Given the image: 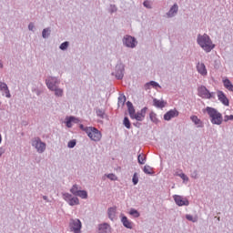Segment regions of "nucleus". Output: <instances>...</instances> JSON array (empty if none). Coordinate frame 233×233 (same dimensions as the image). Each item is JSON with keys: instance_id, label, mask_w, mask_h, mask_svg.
Instances as JSON below:
<instances>
[{"instance_id": "nucleus-51", "label": "nucleus", "mask_w": 233, "mask_h": 233, "mask_svg": "<svg viewBox=\"0 0 233 233\" xmlns=\"http://www.w3.org/2000/svg\"><path fill=\"white\" fill-rule=\"evenodd\" d=\"M145 90H150L152 87L150 86V82H147L144 86Z\"/></svg>"}, {"instance_id": "nucleus-1", "label": "nucleus", "mask_w": 233, "mask_h": 233, "mask_svg": "<svg viewBox=\"0 0 233 233\" xmlns=\"http://www.w3.org/2000/svg\"><path fill=\"white\" fill-rule=\"evenodd\" d=\"M197 45H198L206 54H210V51L216 48V44L212 41L210 35L205 33L197 35Z\"/></svg>"}, {"instance_id": "nucleus-14", "label": "nucleus", "mask_w": 233, "mask_h": 233, "mask_svg": "<svg viewBox=\"0 0 233 233\" xmlns=\"http://www.w3.org/2000/svg\"><path fill=\"white\" fill-rule=\"evenodd\" d=\"M120 221L126 228H129V230H132L134 228V222L128 219V218L124 214H120Z\"/></svg>"}, {"instance_id": "nucleus-40", "label": "nucleus", "mask_w": 233, "mask_h": 233, "mask_svg": "<svg viewBox=\"0 0 233 233\" xmlns=\"http://www.w3.org/2000/svg\"><path fill=\"white\" fill-rule=\"evenodd\" d=\"M132 182L133 185H137L139 183V176H137V173H134Z\"/></svg>"}, {"instance_id": "nucleus-37", "label": "nucleus", "mask_w": 233, "mask_h": 233, "mask_svg": "<svg viewBox=\"0 0 233 233\" xmlns=\"http://www.w3.org/2000/svg\"><path fill=\"white\" fill-rule=\"evenodd\" d=\"M186 219H187V221H191L192 223H198V217H194L190 214L186 215Z\"/></svg>"}, {"instance_id": "nucleus-7", "label": "nucleus", "mask_w": 233, "mask_h": 233, "mask_svg": "<svg viewBox=\"0 0 233 233\" xmlns=\"http://www.w3.org/2000/svg\"><path fill=\"white\" fill-rule=\"evenodd\" d=\"M70 232L74 233H83L81 228H83V223L79 218H71L69 222Z\"/></svg>"}, {"instance_id": "nucleus-17", "label": "nucleus", "mask_w": 233, "mask_h": 233, "mask_svg": "<svg viewBox=\"0 0 233 233\" xmlns=\"http://www.w3.org/2000/svg\"><path fill=\"white\" fill-rule=\"evenodd\" d=\"M97 233H112V226L106 222L99 224Z\"/></svg>"}, {"instance_id": "nucleus-8", "label": "nucleus", "mask_w": 233, "mask_h": 233, "mask_svg": "<svg viewBox=\"0 0 233 233\" xmlns=\"http://www.w3.org/2000/svg\"><path fill=\"white\" fill-rule=\"evenodd\" d=\"M112 76H114L116 79H123V77H125V64H116L114 71L112 72Z\"/></svg>"}, {"instance_id": "nucleus-12", "label": "nucleus", "mask_w": 233, "mask_h": 233, "mask_svg": "<svg viewBox=\"0 0 233 233\" xmlns=\"http://www.w3.org/2000/svg\"><path fill=\"white\" fill-rule=\"evenodd\" d=\"M178 12L179 5H177V3H175L173 5L170 6L169 10L166 13V18L173 19V17H176V15H177Z\"/></svg>"}, {"instance_id": "nucleus-45", "label": "nucleus", "mask_w": 233, "mask_h": 233, "mask_svg": "<svg viewBox=\"0 0 233 233\" xmlns=\"http://www.w3.org/2000/svg\"><path fill=\"white\" fill-rule=\"evenodd\" d=\"M190 176L192 179H198L199 177V173H198V170H194L191 172Z\"/></svg>"}, {"instance_id": "nucleus-24", "label": "nucleus", "mask_w": 233, "mask_h": 233, "mask_svg": "<svg viewBox=\"0 0 233 233\" xmlns=\"http://www.w3.org/2000/svg\"><path fill=\"white\" fill-rule=\"evenodd\" d=\"M51 92H54L56 97H63L65 96V90L59 87V86L52 89Z\"/></svg>"}, {"instance_id": "nucleus-44", "label": "nucleus", "mask_w": 233, "mask_h": 233, "mask_svg": "<svg viewBox=\"0 0 233 233\" xmlns=\"http://www.w3.org/2000/svg\"><path fill=\"white\" fill-rule=\"evenodd\" d=\"M76 144L77 142L76 141V139H73L67 143V147L68 148H74V147H76Z\"/></svg>"}, {"instance_id": "nucleus-15", "label": "nucleus", "mask_w": 233, "mask_h": 233, "mask_svg": "<svg viewBox=\"0 0 233 233\" xmlns=\"http://www.w3.org/2000/svg\"><path fill=\"white\" fill-rule=\"evenodd\" d=\"M0 94H2V96H4L5 97H7V99H10V97H12V95L10 94V89L8 88V85L2 81H0Z\"/></svg>"}, {"instance_id": "nucleus-29", "label": "nucleus", "mask_w": 233, "mask_h": 233, "mask_svg": "<svg viewBox=\"0 0 233 233\" xmlns=\"http://www.w3.org/2000/svg\"><path fill=\"white\" fill-rule=\"evenodd\" d=\"M52 34V29L50 27L44 28L42 31L43 39H48Z\"/></svg>"}, {"instance_id": "nucleus-42", "label": "nucleus", "mask_w": 233, "mask_h": 233, "mask_svg": "<svg viewBox=\"0 0 233 233\" xmlns=\"http://www.w3.org/2000/svg\"><path fill=\"white\" fill-rule=\"evenodd\" d=\"M145 8H148V10H151L152 8V2H150L149 0H146L143 3Z\"/></svg>"}, {"instance_id": "nucleus-5", "label": "nucleus", "mask_w": 233, "mask_h": 233, "mask_svg": "<svg viewBox=\"0 0 233 233\" xmlns=\"http://www.w3.org/2000/svg\"><path fill=\"white\" fill-rule=\"evenodd\" d=\"M86 134L89 139H91V141H95V143L101 141V138L103 137L101 131L94 127H89Z\"/></svg>"}, {"instance_id": "nucleus-38", "label": "nucleus", "mask_w": 233, "mask_h": 233, "mask_svg": "<svg viewBox=\"0 0 233 233\" xmlns=\"http://www.w3.org/2000/svg\"><path fill=\"white\" fill-rule=\"evenodd\" d=\"M177 176L183 180V183H187L188 177L187 175H185V173H177Z\"/></svg>"}, {"instance_id": "nucleus-4", "label": "nucleus", "mask_w": 233, "mask_h": 233, "mask_svg": "<svg viewBox=\"0 0 233 233\" xmlns=\"http://www.w3.org/2000/svg\"><path fill=\"white\" fill-rule=\"evenodd\" d=\"M31 146L38 154H44V152L46 150V143L43 142L39 137L32 138Z\"/></svg>"}, {"instance_id": "nucleus-3", "label": "nucleus", "mask_w": 233, "mask_h": 233, "mask_svg": "<svg viewBox=\"0 0 233 233\" xmlns=\"http://www.w3.org/2000/svg\"><path fill=\"white\" fill-rule=\"evenodd\" d=\"M123 46L126 48H130L134 50V48L137 47L138 42L137 39L130 35H126L122 38Z\"/></svg>"}, {"instance_id": "nucleus-52", "label": "nucleus", "mask_w": 233, "mask_h": 233, "mask_svg": "<svg viewBox=\"0 0 233 233\" xmlns=\"http://www.w3.org/2000/svg\"><path fill=\"white\" fill-rule=\"evenodd\" d=\"M5 152H6V149L3 147H0V157L1 156H3V154H5Z\"/></svg>"}, {"instance_id": "nucleus-32", "label": "nucleus", "mask_w": 233, "mask_h": 233, "mask_svg": "<svg viewBox=\"0 0 233 233\" xmlns=\"http://www.w3.org/2000/svg\"><path fill=\"white\" fill-rule=\"evenodd\" d=\"M70 46V42L66 41L63 42L60 46H59V49L62 50L63 52H66V50H68V47Z\"/></svg>"}, {"instance_id": "nucleus-18", "label": "nucleus", "mask_w": 233, "mask_h": 233, "mask_svg": "<svg viewBox=\"0 0 233 233\" xmlns=\"http://www.w3.org/2000/svg\"><path fill=\"white\" fill-rule=\"evenodd\" d=\"M218 99L224 105V106H228L230 105V102L228 101V98L227 97V95L223 91H218Z\"/></svg>"}, {"instance_id": "nucleus-56", "label": "nucleus", "mask_w": 233, "mask_h": 233, "mask_svg": "<svg viewBox=\"0 0 233 233\" xmlns=\"http://www.w3.org/2000/svg\"><path fill=\"white\" fill-rule=\"evenodd\" d=\"M219 219H220V218H218V221H219Z\"/></svg>"}, {"instance_id": "nucleus-27", "label": "nucleus", "mask_w": 233, "mask_h": 233, "mask_svg": "<svg viewBox=\"0 0 233 233\" xmlns=\"http://www.w3.org/2000/svg\"><path fill=\"white\" fill-rule=\"evenodd\" d=\"M149 119L155 125H158V123L160 122L159 118H157V115L154 111H151L149 113Z\"/></svg>"}, {"instance_id": "nucleus-36", "label": "nucleus", "mask_w": 233, "mask_h": 233, "mask_svg": "<svg viewBox=\"0 0 233 233\" xmlns=\"http://www.w3.org/2000/svg\"><path fill=\"white\" fill-rule=\"evenodd\" d=\"M137 161L139 165H145V163L147 162V157L145 155L140 154L137 157Z\"/></svg>"}, {"instance_id": "nucleus-6", "label": "nucleus", "mask_w": 233, "mask_h": 233, "mask_svg": "<svg viewBox=\"0 0 233 233\" xmlns=\"http://www.w3.org/2000/svg\"><path fill=\"white\" fill-rule=\"evenodd\" d=\"M62 198L64 199V201H66V203H67V205H69V207H76L77 205H79V198H77L76 196H74L70 193H62Z\"/></svg>"}, {"instance_id": "nucleus-21", "label": "nucleus", "mask_w": 233, "mask_h": 233, "mask_svg": "<svg viewBox=\"0 0 233 233\" xmlns=\"http://www.w3.org/2000/svg\"><path fill=\"white\" fill-rule=\"evenodd\" d=\"M116 214L117 208L116 207H112L107 209V216L111 221H116Z\"/></svg>"}, {"instance_id": "nucleus-9", "label": "nucleus", "mask_w": 233, "mask_h": 233, "mask_svg": "<svg viewBox=\"0 0 233 233\" xmlns=\"http://www.w3.org/2000/svg\"><path fill=\"white\" fill-rule=\"evenodd\" d=\"M61 83V80H59V78L56 77V76H48L46 79V85L48 88V90H54L55 88H56L57 86H59Z\"/></svg>"}, {"instance_id": "nucleus-57", "label": "nucleus", "mask_w": 233, "mask_h": 233, "mask_svg": "<svg viewBox=\"0 0 233 233\" xmlns=\"http://www.w3.org/2000/svg\"><path fill=\"white\" fill-rule=\"evenodd\" d=\"M1 105H2V103H1V101H0V106H1Z\"/></svg>"}, {"instance_id": "nucleus-30", "label": "nucleus", "mask_w": 233, "mask_h": 233, "mask_svg": "<svg viewBox=\"0 0 233 233\" xmlns=\"http://www.w3.org/2000/svg\"><path fill=\"white\" fill-rule=\"evenodd\" d=\"M77 198H80L81 199H88V192L86 190H81L78 191V194L76 195Z\"/></svg>"}, {"instance_id": "nucleus-25", "label": "nucleus", "mask_w": 233, "mask_h": 233, "mask_svg": "<svg viewBox=\"0 0 233 233\" xmlns=\"http://www.w3.org/2000/svg\"><path fill=\"white\" fill-rule=\"evenodd\" d=\"M127 110H128V114L130 118L132 119V117L135 116L136 114V109L134 108V105L132 104V102L127 101Z\"/></svg>"}, {"instance_id": "nucleus-53", "label": "nucleus", "mask_w": 233, "mask_h": 233, "mask_svg": "<svg viewBox=\"0 0 233 233\" xmlns=\"http://www.w3.org/2000/svg\"><path fill=\"white\" fill-rule=\"evenodd\" d=\"M43 199L46 201L47 203H50V200L48 199V197L43 196Z\"/></svg>"}, {"instance_id": "nucleus-54", "label": "nucleus", "mask_w": 233, "mask_h": 233, "mask_svg": "<svg viewBox=\"0 0 233 233\" xmlns=\"http://www.w3.org/2000/svg\"><path fill=\"white\" fill-rule=\"evenodd\" d=\"M0 68H4L3 62L0 61Z\"/></svg>"}, {"instance_id": "nucleus-55", "label": "nucleus", "mask_w": 233, "mask_h": 233, "mask_svg": "<svg viewBox=\"0 0 233 233\" xmlns=\"http://www.w3.org/2000/svg\"><path fill=\"white\" fill-rule=\"evenodd\" d=\"M3 141V137L0 135V144L2 143Z\"/></svg>"}, {"instance_id": "nucleus-50", "label": "nucleus", "mask_w": 233, "mask_h": 233, "mask_svg": "<svg viewBox=\"0 0 233 233\" xmlns=\"http://www.w3.org/2000/svg\"><path fill=\"white\" fill-rule=\"evenodd\" d=\"M79 128H80V130H83V132H86V131L88 130V128H90V127H84L83 124H80Z\"/></svg>"}, {"instance_id": "nucleus-22", "label": "nucleus", "mask_w": 233, "mask_h": 233, "mask_svg": "<svg viewBox=\"0 0 233 233\" xmlns=\"http://www.w3.org/2000/svg\"><path fill=\"white\" fill-rule=\"evenodd\" d=\"M190 119L194 125H196L197 128H203L205 127V124H203V121L198 117V116H191Z\"/></svg>"}, {"instance_id": "nucleus-48", "label": "nucleus", "mask_w": 233, "mask_h": 233, "mask_svg": "<svg viewBox=\"0 0 233 233\" xmlns=\"http://www.w3.org/2000/svg\"><path fill=\"white\" fill-rule=\"evenodd\" d=\"M224 121L225 123H228V121H233V115H230V116L225 115Z\"/></svg>"}, {"instance_id": "nucleus-46", "label": "nucleus", "mask_w": 233, "mask_h": 233, "mask_svg": "<svg viewBox=\"0 0 233 233\" xmlns=\"http://www.w3.org/2000/svg\"><path fill=\"white\" fill-rule=\"evenodd\" d=\"M109 12H110V14H116V12H117V7L116 6V5H110Z\"/></svg>"}, {"instance_id": "nucleus-35", "label": "nucleus", "mask_w": 233, "mask_h": 233, "mask_svg": "<svg viewBox=\"0 0 233 233\" xmlns=\"http://www.w3.org/2000/svg\"><path fill=\"white\" fill-rule=\"evenodd\" d=\"M129 216H132L133 218H139V216H141V214L139 213V211H137V209L131 208L129 210Z\"/></svg>"}, {"instance_id": "nucleus-33", "label": "nucleus", "mask_w": 233, "mask_h": 233, "mask_svg": "<svg viewBox=\"0 0 233 233\" xmlns=\"http://www.w3.org/2000/svg\"><path fill=\"white\" fill-rule=\"evenodd\" d=\"M96 114L97 117H100V119H105V117H106V114L103 109H96Z\"/></svg>"}, {"instance_id": "nucleus-11", "label": "nucleus", "mask_w": 233, "mask_h": 233, "mask_svg": "<svg viewBox=\"0 0 233 233\" xmlns=\"http://www.w3.org/2000/svg\"><path fill=\"white\" fill-rule=\"evenodd\" d=\"M198 96L199 97H202V99H212L214 93H210L208 89L205 86H200L198 88Z\"/></svg>"}, {"instance_id": "nucleus-26", "label": "nucleus", "mask_w": 233, "mask_h": 233, "mask_svg": "<svg viewBox=\"0 0 233 233\" xmlns=\"http://www.w3.org/2000/svg\"><path fill=\"white\" fill-rule=\"evenodd\" d=\"M153 105L157 108H165L167 102L155 98V99H153Z\"/></svg>"}, {"instance_id": "nucleus-43", "label": "nucleus", "mask_w": 233, "mask_h": 233, "mask_svg": "<svg viewBox=\"0 0 233 233\" xmlns=\"http://www.w3.org/2000/svg\"><path fill=\"white\" fill-rule=\"evenodd\" d=\"M123 125L126 128H130V120L127 116L124 118Z\"/></svg>"}, {"instance_id": "nucleus-47", "label": "nucleus", "mask_w": 233, "mask_h": 233, "mask_svg": "<svg viewBox=\"0 0 233 233\" xmlns=\"http://www.w3.org/2000/svg\"><path fill=\"white\" fill-rule=\"evenodd\" d=\"M28 30L30 32H35V25H34L33 22H30L29 25H28Z\"/></svg>"}, {"instance_id": "nucleus-41", "label": "nucleus", "mask_w": 233, "mask_h": 233, "mask_svg": "<svg viewBox=\"0 0 233 233\" xmlns=\"http://www.w3.org/2000/svg\"><path fill=\"white\" fill-rule=\"evenodd\" d=\"M106 177L110 179V181H117V177L115 174H107Z\"/></svg>"}, {"instance_id": "nucleus-2", "label": "nucleus", "mask_w": 233, "mask_h": 233, "mask_svg": "<svg viewBox=\"0 0 233 233\" xmlns=\"http://www.w3.org/2000/svg\"><path fill=\"white\" fill-rule=\"evenodd\" d=\"M206 112L210 118L212 125H222L223 123V115L214 107L208 106L206 107Z\"/></svg>"}, {"instance_id": "nucleus-39", "label": "nucleus", "mask_w": 233, "mask_h": 233, "mask_svg": "<svg viewBox=\"0 0 233 233\" xmlns=\"http://www.w3.org/2000/svg\"><path fill=\"white\" fill-rule=\"evenodd\" d=\"M149 85L152 88H155V90H157V88H161V86L159 85V83L156 81H150Z\"/></svg>"}, {"instance_id": "nucleus-31", "label": "nucleus", "mask_w": 233, "mask_h": 233, "mask_svg": "<svg viewBox=\"0 0 233 233\" xmlns=\"http://www.w3.org/2000/svg\"><path fill=\"white\" fill-rule=\"evenodd\" d=\"M125 103H127V96L120 95L118 96V106H125Z\"/></svg>"}, {"instance_id": "nucleus-49", "label": "nucleus", "mask_w": 233, "mask_h": 233, "mask_svg": "<svg viewBox=\"0 0 233 233\" xmlns=\"http://www.w3.org/2000/svg\"><path fill=\"white\" fill-rule=\"evenodd\" d=\"M32 92H34V94H36L37 96H41V90H39V88H37L36 86L32 87Z\"/></svg>"}, {"instance_id": "nucleus-34", "label": "nucleus", "mask_w": 233, "mask_h": 233, "mask_svg": "<svg viewBox=\"0 0 233 233\" xmlns=\"http://www.w3.org/2000/svg\"><path fill=\"white\" fill-rule=\"evenodd\" d=\"M143 171L145 174H148L149 176H152V174H154L153 168L148 165H146L144 167Z\"/></svg>"}, {"instance_id": "nucleus-28", "label": "nucleus", "mask_w": 233, "mask_h": 233, "mask_svg": "<svg viewBox=\"0 0 233 233\" xmlns=\"http://www.w3.org/2000/svg\"><path fill=\"white\" fill-rule=\"evenodd\" d=\"M80 190H81V187H79V185L74 184L72 186V187L69 189V192H71V194L73 196H76L77 197V194L80 192Z\"/></svg>"}, {"instance_id": "nucleus-23", "label": "nucleus", "mask_w": 233, "mask_h": 233, "mask_svg": "<svg viewBox=\"0 0 233 233\" xmlns=\"http://www.w3.org/2000/svg\"><path fill=\"white\" fill-rule=\"evenodd\" d=\"M222 83L224 85V87L227 88V90H228L229 92H233V85L230 79H228V77H224L222 79Z\"/></svg>"}, {"instance_id": "nucleus-10", "label": "nucleus", "mask_w": 233, "mask_h": 233, "mask_svg": "<svg viewBox=\"0 0 233 233\" xmlns=\"http://www.w3.org/2000/svg\"><path fill=\"white\" fill-rule=\"evenodd\" d=\"M173 199L177 207H188L190 205L188 198L181 195H173Z\"/></svg>"}, {"instance_id": "nucleus-13", "label": "nucleus", "mask_w": 233, "mask_h": 233, "mask_svg": "<svg viewBox=\"0 0 233 233\" xmlns=\"http://www.w3.org/2000/svg\"><path fill=\"white\" fill-rule=\"evenodd\" d=\"M197 72L202 76V77H207L208 76V70H207V66L203 62H198L197 66Z\"/></svg>"}, {"instance_id": "nucleus-20", "label": "nucleus", "mask_w": 233, "mask_h": 233, "mask_svg": "<svg viewBox=\"0 0 233 233\" xmlns=\"http://www.w3.org/2000/svg\"><path fill=\"white\" fill-rule=\"evenodd\" d=\"M74 123L75 124L79 123V118H77L76 116H66V117L65 124H66V127H67V128H72V127H74Z\"/></svg>"}, {"instance_id": "nucleus-16", "label": "nucleus", "mask_w": 233, "mask_h": 233, "mask_svg": "<svg viewBox=\"0 0 233 233\" xmlns=\"http://www.w3.org/2000/svg\"><path fill=\"white\" fill-rule=\"evenodd\" d=\"M147 110V107H143L140 111L137 112L131 119H136V121H145Z\"/></svg>"}, {"instance_id": "nucleus-19", "label": "nucleus", "mask_w": 233, "mask_h": 233, "mask_svg": "<svg viewBox=\"0 0 233 233\" xmlns=\"http://www.w3.org/2000/svg\"><path fill=\"white\" fill-rule=\"evenodd\" d=\"M177 116H179V111L171 109L164 115V119L165 121H170L171 119H174V117H177Z\"/></svg>"}]
</instances>
